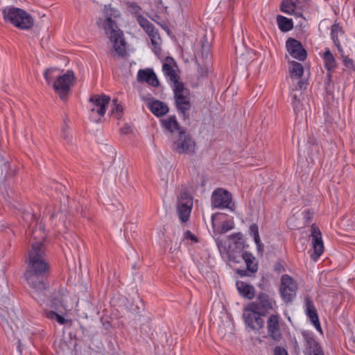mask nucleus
<instances>
[{
  "label": "nucleus",
  "mask_w": 355,
  "mask_h": 355,
  "mask_svg": "<svg viewBox=\"0 0 355 355\" xmlns=\"http://www.w3.org/2000/svg\"><path fill=\"white\" fill-rule=\"evenodd\" d=\"M25 220L31 218L29 234L32 241L31 250L28 252L27 270L24 273V277L32 288L31 295L36 300H42L45 295L46 285L44 280V276L48 271L49 264L44 258V249L43 242L46 237L44 226L38 223L36 216L31 213H27L24 216Z\"/></svg>",
  "instance_id": "f257e3e1"
},
{
  "label": "nucleus",
  "mask_w": 355,
  "mask_h": 355,
  "mask_svg": "<svg viewBox=\"0 0 355 355\" xmlns=\"http://www.w3.org/2000/svg\"><path fill=\"white\" fill-rule=\"evenodd\" d=\"M3 19L14 26L28 30L33 26V19L24 10L13 6H6L2 9Z\"/></svg>",
  "instance_id": "f03ea898"
},
{
  "label": "nucleus",
  "mask_w": 355,
  "mask_h": 355,
  "mask_svg": "<svg viewBox=\"0 0 355 355\" xmlns=\"http://www.w3.org/2000/svg\"><path fill=\"white\" fill-rule=\"evenodd\" d=\"M110 98L105 94L93 95L89 99L88 109L90 121L98 123L105 115Z\"/></svg>",
  "instance_id": "7ed1b4c3"
},
{
  "label": "nucleus",
  "mask_w": 355,
  "mask_h": 355,
  "mask_svg": "<svg viewBox=\"0 0 355 355\" xmlns=\"http://www.w3.org/2000/svg\"><path fill=\"white\" fill-rule=\"evenodd\" d=\"M75 80L73 71L67 70L65 73L58 76L53 83L55 92L61 99L64 100Z\"/></svg>",
  "instance_id": "20e7f679"
},
{
  "label": "nucleus",
  "mask_w": 355,
  "mask_h": 355,
  "mask_svg": "<svg viewBox=\"0 0 355 355\" xmlns=\"http://www.w3.org/2000/svg\"><path fill=\"white\" fill-rule=\"evenodd\" d=\"M196 142L185 131H180L173 144V150L178 154L192 155L196 152Z\"/></svg>",
  "instance_id": "39448f33"
},
{
  "label": "nucleus",
  "mask_w": 355,
  "mask_h": 355,
  "mask_svg": "<svg viewBox=\"0 0 355 355\" xmlns=\"http://www.w3.org/2000/svg\"><path fill=\"white\" fill-rule=\"evenodd\" d=\"M174 93V98L178 112L186 116V112L190 110V92L184 87V84H178L172 87Z\"/></svg>",
  "instance_id": "423d86ee"
},
{
  "label": "nucleus",
  "mask_w": 355,
  "mask_h": 355,
  "mask_svg": "<svg viewBox=\"0 0 355 355\" xmlns=\"http://www.w3.org/2000/svg\"><path fill=\"white\" fill-rule=\"evenodd\" d=\"M297 284L288 275H283L280 279L279 292L283 301L290 303L296 297Z\"/></svg>",
  "instance_id": "0eeeda50"
},
{
  "label": "nucleus",
  "mask_w": 355,
  "mask_h": 355,
  "mask_svg": "<svg viewBox=\"0 0 355 355\" xmlns=\"http://www.w3.org/2000/svg\"><path fill=\"white\" fill-rule=\"evenodd\" d=\"M257 308L254 304H248L243 312V318L247 326L253 330L259 331L262 329L264 325V320L262 319L261 314Z\"/></svg>",
  "instance_id": "6e6552de"
},
{
  "label": "nucleus",
  "mask_w": 355,
  "mask_h": 355,
  "mask_svg": "<svg viewBox=\"0 0 355 355\" xmlns=\"http://www.w3.org/2000/svg\"><path fill=\"white\" fill-rule=\"evenodd\" d=\"M211 205L218 209H229L233 210L232 194L223 189H216L211 195Z\"/></svg>",
  "instance_id": "1a4fd4ad"
},
{
  "label": "nucleus",
  "mask_w": 355,
  "mask_h": 355,
  "mask_svg": "<svg viewBox=\"0 0 355 355\" xmlns=\"http://www.w3.org/2000/svg\"><path fill=\"white\" fill-rule=\"evenodd\" d=\"M103 14L105 19H98V26L102 27L106 34H108L110 31L119 29L114 19L120 17L119 10L111 6H105Z\"/></svg>",
  "instance_id": "9d476101"
},
{
  "label": "nucleus",
  "mask_w": 355,
  "mask_h": 355,
  "mask_svg": "<svg viewBox=\"0 0 355 355\" xmlns=\"http://www.w3.org/2000/svg\"><path fill=\"white\" fill-rule=\"evenodd\" d=\"M302 335L305 343L306 355H324L322 347L317 342L313 332L303 331Z\"/></svg>",
  "instance_id": "9b49d317"
},
{
  "label": "nucleus",
  "mask_w": 355,
  "mask_h": 355,
  "mask_svg": "<svg viewBox=\"0 0 355 355\" xmlns=\"http://www.w3.org/2000/svg\"><path fill=\"white\" fill-rule=\"evenodd\" d=\"M302 335L305 343L306 355H324L322 347L317 342L313 332L303 331Z\"/></svg>",
  "instance_id": "f8f14e48"
},
{
  "label": "nucleus",
  "mask_w": 355,
  "mask_h": 355,
  "mask_svg": "<svg viewBox=\"0 0 355 355\" xmlns=\"http://www.w3.org/2000/svg\"><path fill=\"white\" fill-rule=\"evenodd\" d=\"M107 35L110 40L113 44V49L116 53L119 56H124L126 53V44L123 32L119 29H116L110 31Z\"/></svg>",
  "instance_id": "ddd939ff"
},
{
  "label": "nucleus",
  "mask_w": 355,
  "mask_h": 355,
  "mask_svg": "<svg viewBox=\"0 0 355 355\" xmlns=\"http://www.w3.org/2000/svg\"><path fill=\"white\" fill-rule=\"evenodd\" d=\"M248 304H254L262 315H266L270 311L277 307L275 302L268 295L261 293L259 295L257 300L250 302Z\"/></svg>",
  "instance_id": "4468645a"
},
{
  "label": "nucleus",
  "mask_w": 355,
  "mask_h": 355,
  "mask_svg": "<svg viewBox=\"0 0 355 355\" xmlns=\"http://www.w3.org/2000/svg\"><path fill=\"white\" fill-rule=\"evenodd\" d=\"M286 46L289 54L295 59L303 61L306 58L307 54L301 42L293 38H288Z\"/></svg>",
  "instance_id": "2eb2a0df"
},
{
  "label": "nucleus",
  "mask_w": 355,
  "mask_h": 355,
  "mask_svg": "<svg viewBox=\"0 0 355 355\" xmlns=\"http://www.w3.org/2000/svg\"><path fill=\"white\" fill-rule=\"evenodd\" d=\"M242 258L245 261L247 270L238 269L237 274L241 277L250 276L251 274L257 272L258 270V263L254 255L248 252H244L242 254Z\"/></svg>",
  "instance_id": "dca6fc26"
},
{
  "label": "nucleus",
  "mask_w": 355,
  "mask_h": 355,
  "mask_svg": "<svg viewBox=\"0 0 355 355\" xmlns=\"http://www.w3.org/2000/svg\"><path fill=\"white\" fill-rule=\"evenodd\" d=\"M175 63L173 59H167L163 64L162 71L166 78L167 82L172 87L182 83L179 81V76L174 69Z\"/></svg>",
  "instance_id": "f3484780"
},
{
  "label": "nucleus",
  "mask_w": 355,
  "mask_h": 355,
  "mask_svg": "<svg viewBox=\"0 0 355 355\" xmlns=\"http://www.w3.org/2000/svg\"><path fill=\"white\" fill-rule=\"evenodd\" d=\"M267 330L268 336L275 340H279L282 333L279 327V318L277 315H271L267 320Z\"/></svg>",
  "instance_id": "a211bd4d"
},
{
  "label": "nucleus",
  "mask_w": 355,
  "mask_h": 355,
  "mask_svg": "<svg viewBox=\"0 0 355 355\" xmlns=\"http://www.w3.org/2000/svg\"><path fill=\"white\" fill-rule=\"evenodd\" d=\"M311 239L312 245L314 250V254L316 258L322 255L324 251V245L322 239L321 232L318 227L313 225L311 226Z\"/></svg>",
  "instance_id": "6ab92c4d"
},
{
  "label": "nucleus",
  "mask_w": 355,
  "mask_h": 355,
  "mask_svg": "<svg viewBox=\"0 0 355 355\" xmlns=\"http://www.w3.org/2000/svg\"><path fill=\"white\" fill-rule=\"evenodd\" d=\"M305 313L313 323L315 329L322 333V328L320 327L318 315L314 304L308 297L305 299Z\"/></svg>",
  "instance_id": "aec40b11"
},
{
  "label": "nucleus",
  "mask_w": 355,
  "mask_h": 355,
  "mask_svg": "<svg viewBox=\"0 0 355 355\" xmlns=\"http://www.w3.org/2000/svg\"><path fill=\"white\" fill-rule=\"evenodd\" d=\"M280 10L287 15H293L295 18L304 20L302 11L297 8L295 3L291 0H284L281 3Z\"/></svg>",
  "instance_id": "412c9836"
},
{
  "label": "nucleus",
  "mask_w": 355,
  "mask_h": 355,
  "mask_svg": "<svg viewBox=\"0 0 355 355\" xmlns=\"http://www.w3.org/2000/svg\"><path fill=\"white\" fill-rule=\"evenodd\" d=\"M137 80L139 82H145L153 87H157L159 85L158 79L150 69H140L137 73Z\"/></svg>",
  "instance_id": "4be33fe9"
},
{
  "label": "nucleus",
  "mask_w": 355,
  "mask_h": 355,
  "mask_svg": "<svg viewBox=\"0 0 355 355\" xmlns=\"http://www.w3.org/2000/svg\"><path fill=\"white\" fill-rule=\"evenodd\" d=\"M148 107L151 112L157 116H162L168 112L167 105L158 100H149L148 102Z\"/></svg>",
  "instance_id": "5701e85b"
},
{
  "label": "nucleus",
  "mask_w": 355,
  "mask_h": 355,
  "mask_svg": "<svg viewBox=\"0 0 355 355\" xmlns=\"http://www.w3.org/2000/svg\"><path fill=\"white\" fill-rule=\"evenodd\" d=\"M239 293L243 297L251 300L254 297V288L244 282L238 281L236 284Z\"/></svg>",
  "instance_id": "b1692460"
},
{
  "label": "nucleus",
  "mask_w": 355,
  "mask_h": 355,
  "mask_svg": "<svg viewBox=\"0 0 355 355\" xmlns=\"http://www.w3.org/2000/svg\"><path fill=\"white\" fill-rule=\"evenodd\" d=\"M147 34L150 39L154 53L159 55L161 53L162 39L158 31L155 28L152 31L147 33Z\"/></svg>",
  "instance_id": "393cba45"
},
{
  "label": "nucleus",
  "mask_w": 355,
  "mask_h": 355,
  "mask_svg": "<svg viewBox=\"0 0 355 355\" xmlns=\"http://www.w3.org/2000/svg\"><path fill=\"white\" fill-rule=\"evenodd\" d=\"M164 128L170 132L184 131L181 130L175 116H170L162 121Z\"/></svg>",
  "instance_id": "a878e982"
},
{
  "label": "nucleus",
  "mask_w": 355,
  "mask_h": 355,
  "mask_svg": "<svg viewBox=\"0 0 355 355\" xmlns=\"http://www.w3.org/2000/svg\"><path fill=\"white\" fill-rule=\"evenodd\" d=\"M60 304L57 306L56 300L53 302V306H55V309L58 311V314L55 315V320H56L60 324H64L67 323V320L61 315L65 314L68 311V308L63 302H60Z\"/></svg>",
  "instance_id": "bb28decb"
},
{
  "label": "nucleus",
  "mask_w": 355,
  "mask_h": 355,
  "mask_svg": "<svg viewBox=\"0 0 355 355\" xmlns=\"http://www.w3.org/2000/svg\"><path fill=\"white\" fill-rule=\"evenodd\" d=\"M277 24L282 32H288L293 28V20L280 15L277 16Z\"/></svg>",
  "instance_id": "cd10ccee"
},
{
  "label": "nucleus",
  "mask_w": 355,
  "mask_h": 355,
  "mask_svg": "<svg viewBox=\"0 0 355 355\" xmlns=\"http://www.w3.org/2000/svg\"><path fill=\"white\" fill-rule=\"evenodd\" d=\"M322 58L324 60V67L327 71H333L336 67L335 58L329 49H326Z\"/></svg>",
  "instance_id": "c85d7f7f"
},
{
  "label": "nucleus",
  "mask_w": 355,
  "mask_h": 355,
  "mask_svg": "<svg viewBox=\"0 0 355 355\" xmlns=\"http://www.w3.org/2000/svg\"><path fill=\"white\" fill-rule=\"evenodd\" d=\"M177 206H183V207H193V198L191 194L186 191H181L180 196L178 198Z\"/></svg>",
  "instance_id": "c756f323"
},
{
  "label": "nucleus",
  "mask_w": 355,
  "mask_h": 355,
  "mask_svg": "<svg viewBox=\"0 0 355 355\" xmlns=\"http://www.w3.org/2000/svg\"><path fill=\"white\" fill-rule=\"evenodd\" d=\"M289 71L291 78H300L304 72V67L302 64L295 61L290 62Z\"/></svg>",
  "instance_id": "7c9ffc66"
},
{
  "label": "nucleus",
  "mask_w": 355,
  "mask_h": 355,
  "mask_svg": "<svg viewBox=\"0 0 355 355\" xmlns=\"http://www.w3.org/2000/svg\"><path fill=\"white\" fill-rule=\"evenodd\" d=\"M302 96V92H300V94H294L292 96V105L293 107L294 112L297 116L299 114H302V112L303 110V105L301 103L300 97Z\"/></svg>",
  "instance_id": "2f4dec72"
},
{
  "label": "nucleus",
  "mask_w": 355,
  "mask_h": 355,
  "mask_svg": "<svg viewBox=\"0 0 355 355\" xmlns=\"http://www.w3.org/2000/svg\"><path fill=\"white\" fill-rule=\"evenodd\" d=\"M216 243L220 254L229 261H234L227 248L226 241L218 238L216 239Z\"/></svg>",
  "instance_id": "473e14b6"
},
{
  "label": "nucleus",
  "mask_w": 355,
  "mask_h": 355,
  "mask_svg": "<svg viewBox=\"0 0 355 355\" xmlns=\"http://www.w3.org/2000/svg\"><path fill=\"white\" fill-rule=\"evenodd\" d=\"M191 209L190 207L177 206L179 218L182 222L185 223L189 220Z\"/></svg>",
  "instance_id": "72a5a7b5"
},
{
  "label": "nucleus",
  "mask_w": 355,
  "mask_h": 355,
  "mask_svg": "<svg viewBox=\"0 0 355 355\" xmlns=\"http://www.w3.org/2000/svg\"><path fill=\"white\" fill-rule=\"evenodd\" d=\"M137 21L146 33L155 28L153 24L142 15L137 16Z\"/></svg>",
  "instance_id": "f704fd0d"
},
{
  "label": "nucleus",
  "mask_w": 355,
  "mask_h": 355,
  "mask_svg": "<svg viewBox=\"0 0 355 355\" xmlns=\"http://www.w3.org/2000/svg\"><path fill=\"white\" fill-rule=\"evenodd\" d=\"M57 72V68H50L45 71L44 73V77L48 85H50L53 81L54 82V79L55 80L58 76L55 74Z\"/></svg>",
  "instance_id": "c9c22d12"
},
{
  "label": "nucleus",
  "mask_w": 355,
  "mask_h": 355,
  "mask_svg": "<svg viewBox=\"0 0 355 355\" xmlns=\"http://www.w3.org/2000/svg\"><path fill=\"white\" fill-rule=\"evenodd\" d=\"M113 107L112 108V114H114L117 119L121 116L123 108V106L118 103L117 99H113L112 101Z\"/></svg>",
  "instance_id": "e433bc0d"
},
{
  "label": "nucleus",
  "mask_w": 355,
  "mask_h": 355,
  "mask_svg": "<svg viewBox=\"0 0 355 355\" xmlns=\"http://www.w3.org/2000/svg\"><path fill=\"white\" fill-rule=\"evenodd\" d=\"M338 26L336 24H334L331 27V37L334 43V44L336 46V47L340 49L341 46L340 41L338 40Z\"/></svg>",
  "instance_id": "4c0bfd02"
},
{
  "label": "nucleus",
  "mask_w": 355,
  "mask_h": 355,
  "mask_svg": "<svg viewBox=\"0 0 355 355\" xmlns=\"http://www.w3.org/2000/svg\"><path fill=\"white\" fill-rule=\"evenodd\" d=\"M234 228V223L232 222H223L221 226L220 232L226 233L227 232L232 230Z\"/></svg>",
  "instance_id": "58836bf2"
},
{
  "label": "nucleus",
  "mask_w": 355,
  "mask_h": 355,
  "mask_svg": "<svg viewBox=\"0 0 355 355\" xmlns=\"http://www.w3.org/2000/svg\"><path fill=\"white\" fill-rule=\"evenodd\" d=\"M304 218L306 223H309L313 216V211L309 209L304 210L303 211Z\"/></svg>",
  "instance_id": "ea45409f"
},
{
  "label": "nucleus",
  "mask_w": 355,
  "mask_h": 355,
  "mask_svg": "<svg viewBox=\"0 0 355 355\" xmlns=\"http://www.w3.org/2000/svg\"><path fill=\"white\" fill-rule=\"evenodd\" d=\"M249 232L252 237L259 235V227L257 224H252L249 228Z\"/></svg>",
  "instance_id": "a19ab883"
},
{
  "label": "nucleus",
  "mask_w": 355,
  "mask_h": 355,
  "mask_svg": "<svg viewBox=\"0 0 355 355\" xmlns=\"http://www.w3.org/2000/svg\"><path fill=\"white\" fill-rule=\"evenodd\" d=\"M184 239L186 240H191L193 243L198 242V239L190 231L187 230L184 234Z\"/></svg>",
  "instance_id": "79ce46f5"
},
{
  "label": "nucleus",
  "mask_w": 355,
  "mask_h": 355,
  "mask_svg": "<svg viewBox=\"0 0 355 355\" xmlns=\"http://www.w3.org/2000/svg\"><path fill=\"white\" fill-rule=\"evenodd\" d=\"M241 239L242 234L241 233L232 234L229 236V239L231 240L234 243H237V242L241 241Z\"/></svg>",
  "instance_id": "37998d69"
},
{
  "label": "nucleus",
  "mask_w": 355,
  "mask_h": 355,
  "mask_svg": "<svg viewBox=\"0 0 355 355\" xmlns=\"http://www.w3.org/2000/svg\"><path fill=\"white\" fill-rule=\"evenodd\" d=\"M275 355H288L284 348L276 347L274 351Z\"/></svg>",
  "instance_id": "c03bdc74"
},
{
  "label": "nucleus",
  "mask_w": 355,
  "mask_h": 355,
  "mask_svg": "<svg viewBox=\"0 0 355 355\" xmlns=\"http://www.w3.org/2000/svg\"><path fill=\"white\" fill-rule=\"evenodd\" d=\"M344 65L347 68L353 67V61L352 60L345 58L343 60Z\"/></svg>",
  "instance_id": "a18cd8bd"
},
{
  "label": "nucleus",
  "mask_w": 355,
  "mask_h": 355,
  "mask_svg": "<svg viewBox=\"0 0 355 355\" xmlns=\"http://www.w3.org/2000/svg\"><path fill=\"white\" fill-rule=\"evenodd\" d=\"M58 313L54 311H49L46 313V316L51 320H55V315H57Z\"/></svg>",
  "instance_id": "49530a36"
},
{
  "label": "nucleus",
  "mask_w": 355,
  "mask_h": 355,
  "mask_svg": "<svg viewBox=\"0 0 355 355\" xmlns=\"http://www.w3.org/2000/svg\"><path fill=\"white\" fill-rule=\"evenodd\" d=\"M62 137H64V139L67 141V142H69L71 141V136L70 135L69 133L67 132L66 130H65V128H63L62 129Z\"/></svg>",
  "instance_id": "de8ad7c7"
},
{
  "label": "nucleus",
  "mask_w": 355,
  "mask_h": 355,
  "mask_svg": "<svg viewBox=\"0 0 355 355\" xmlns=\"http://www.w3.org/2000/svg\"><path fill=\"white\" fill-rule=\"evenodd\" d=\"M119 206L120 207L118 208V209L116 211V215L117 217L119 218V219H121V217H122V214H123V207H122L121 205H119Z\"/></svg>",
  "instance_id": "09e8293b"
},
{
  "label": "nucleus",
  "mask_w": 355,
  "mask_h": 355,
  "mask_svg": "<svg viewBox=\"0 0 355 355\" xmlns=\"http://www.w3.org/2000/svg\"><path fill=\"white\" fill-rule=\"evenodd\" d=\"M256 245H257V250L258 252L262 254V252L263 251V243H260L256 244Z\"/></svg>",
  "instance_id": "8fccbe9b"
},
{
  "label": "nucleus",
  "mask_w": 355,
  "mask_h": 355,
  "mask_svg": "<svg viewBox=\"0 0 355 355\" xmlns=\"http://www.w3.org/2000/svg\"><path fill=\"white\" fill-rule=\"evenodd\" d=\"M253 239H254V241L255 244H258V243H261V239H260V237H259V235H257V236H253Z\"/></svg>",
  "instance_id": "3c124183"
},
{
  "label": "nucleus",
  "mask_w": 355,
  "mask_h": 355,
  "mask_svg": "<svg viewBox=\"0 0 355 355\" xmlns=\"http://www.w3.org/2000/svg\"><path fill=\"white\" fill-rule=\"evenodd\" d=\"M114 205L113 204L112 205H110L109 207H107V209L110 211H113V208H114Z\"/></svg>",
  "instance_id": "603ef678"
},
{
  "label": "nucleus",
  "mask_w": 355,
  "mask_h": 355,
  "mask_svg": "<svg viewBox=\"0 0 355 355\" xmlns=\"http://www.w3.org/2000/svg\"><path fill=\"white\" fill-rule=\"evenodd\" d=\"M216 214H213L211 216V222H212V226L214 227V217H215Z\"/></svg>",
  "instance_id": "864d4df0"
},
{
  "label": "nucleus",
  "mask_w": 355,
  "mask_h": 355,
  "mask_svg": "<svg viewBox=\"0 0 355 355\" xmlns=\"http://www.w3.org/2000/svg\"><path fill=\"white\" fill-rule=\"evenodd\" d=\"M299 86H300V89H301V88H302V83L300 82V83H299Z\"/></svg>",
  "instance_id": "5fc2aeb1"
},
{
  "label": "nucleus",
  "mask_w": 355,
  "mask_h": 355,
  "mask_svg": "<svg viewBox=\"0 0 355 355\" xmlns=\"http://www.w3.org/2000/svg\"><path fill=\"white\" fill-rule=\"evenodd\" d=\"M55 216V214H54V213H53V214H51V218H54Z\"/></svg>",
  "instance_id": "6e6d98bb"
}]
</instances>
